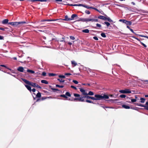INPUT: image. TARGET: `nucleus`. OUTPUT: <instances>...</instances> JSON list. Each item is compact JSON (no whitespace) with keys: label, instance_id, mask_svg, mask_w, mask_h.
<instances>
[{"label":"nucleus","instance_id":"bf43d9fd","mask_svg":"<svg viewBox=\"0 0 148 148\" xmlns=\"http://www.w3.org/2000/svg\"><path fill=\"white\" fill-rule=\"evenodd\" d=\"M38 1L41 2H46L47 0H38Z\"/></svg>","mask_w":148,"mask_h":148},{"label":"nucleus","instance_id":"f03ea898","mask_svg":"<svg viewBox=\"0 0 148 148\" xmlns=\"http://www.w3.org/2000/svg\"><path fill=\"white\" fill-rule=\"evenodd\" d=\"M95 100H101L103 99H108L109 96L106 95H104L103 96L99 94H96L95 95Z\"/></svg>","mask_w":148,"mask_h":148},{"label":"nucleus","instance_id":"a18cd8bd","mask_svg":"<svg viewBox=\"0 0 148 148\" xmlns=\"http://www.w3.org/2000/svg\"><path fill=\"white\" fill-rule=\"evenodd\" d=\"M68 5H69L70 6H78V4H68Z\"/></svg>","mask_w":148,"mask_h":148},{"label":"nucleus","instance_id":"58836bf2","mask_svg":"<svg viewBox=\"0 0 148 148\" xmlns=\"http://www.w3.org/2000/svg\"><path fill=\"white\" fill-rule=\"evenodd\" d=\"M126 20H125V19H120L119 20V21L120 22H122L123 23H125V22L126 21Z\"/></svg>","mask_w":148,"mask_h":148},{"label":"nucleus","instance_id":"aec40b11","mask_svg":"<svg viewBox=\"0 0 148 148\" xmlns=\"http://www.w3.org/2000/svg\"><path fill=\"white\" fill-rule=\"evenodd\" d=\"M25 86L27 89L30 92L32 91L31 87L30 86L27 85H25Z\"/></svg>","mask_w":148,"mask_h":148},{"label":"nucleus","instance_id":"7c9ffc66","mask_svg":"<svg viewBox=\"0 0 148 148\" xmlns=\"http://www.w3.org/2000/svg\"><path fill=\"white\" fill-rule=\"evenodd\" d=\"M65 95L66 96H68L69 97H71V94L70 93L68 92H67L65 93Z\"/></svg>","mask_w":148,"mask_h":148},{"label":"nucleus","instance_id":"2eb2a0df","mask_svg":"<svg viewBox=\"0 0 148 148\" xmlns=\"http://www.w3.org/2000/svg\"><path fill=\"white\" fill-rule=\"evenodd\" d=\"M64 21H71V18H69L68 16L66 15L65 16V18L63 19Z\"/></svg>","mask_w":148,"mask_h":148},{"label":"nucleus","instance_id":"3c124183","mask_svg":"<svg viewBox=\"0 0 148 148\" xmlns=\"http://www.w3.org/2000/svg\"><path fill=\"white\" fill-rule=\"evenodd\" d=\"M42 75H43V76H46V73L45 72V71L43 72L42 73Z\"/></svg>","mask_w":148,"mask_h":148},{"label":"nucleus","instance_id":"13d9d810","mask_svg":"<svg viewBox=\"0 0 148 148\" xmlns=\"http://www.w3.org/2000/svg\"><path fill=\"white\" fill-rule=\"evenodd\" d=\"M93 38L94 39L96 40H98V38H97V37L96 36H94L93 37Z\"/></svg>","mask_w":148,"mask_h":148},{"label":"nucleus","instance_id":"49530a36","mask_svg":"<svg viewBox=\"0 0 148 148\" xmlns=\"http://www.w3.org/2000/svg\"><path fill=\"white\" fill-rule=\"evenodd\" d=\"M138 35L140 36L146 38H147V39H148V36L143 35Z\"/></svg>","mask_w":148,"mask_h":148},{"label":"nucleus","instance_id":"393cba45","mask_svg":"<svg viewBox=\"0 0 148 148\" xmlns=\"http://www.w3.org/2000/svg\"><path fill=\"white\" fill-rule=\"evenodd\" d=\"M82 32L85 33H89V30L88 29H86L82 30Z\"/></svg>","mask_w":148,"mask_h":148},{"label":"nucleus","instance_id":"f704fd0d","mask_svg":"<svg viewBox=\"0 0 148 148\" xmlns=\"http://www.w3.org/2000/svg\"><path fill=\"white\" fill-rule=\"evenodd\" d=\"M51 89L53 90V91L54 92H55V91H60V90H59L58 89H56L54 88H51Z\"/></svg>","mask_w":148,"mask_h":148},{"label":"nucleus","instance_id":"de8ad7c7","mask_svg":"<svg viewBox=\"0 0 148 148\" xmlns=\"http://www.w3.org/2000/svg\"><path fill=\"white\" fill-rule=\"evenodd\" d=\"M59 77H60V78H64L65 77V76L64 75H59Z\"/></svg>","mask_w":148,"mask_h":148},{"label":"nucleus","instance_id":"c85d7f7f","mask_svg":"<svg viewBox=\"0 0 148 148\" xmlns=\"http://www.w3.org/2000/svg\"><path fill=\"white\" fill-rule=\"evenodd\" d=\"M94 94V93L92 92V91H90L88 93H87V95H93Z\"/></svg>","mask_w":148,"mask_h":148},{"label":"nucleus","instance_id":"052dcab7","mask_svg":"<svg viewBox=\"0 0 148 148\" xmlns=\"http://www.w3.org/2000/svg\"><path fill=\"white\" fill-rule=\"evenodd\" d=\"M130 31L132 33H134V34H135V33L134 32V31L133 30V29H132L131 28H130Z\"/></svg>","mask_w":148,"mask_h":148},{"label":"nucleus","instance_id":"7ed1b4c3","mask_svg":"<svg viewBox=\"0 0 148 148\" xmlns=\"http://www.w3.org/2000/svg\"><path fill=\"white\" fill-rule=\"evenodd\" d=\"M105 16L100 15L98 16V18L101 19L104 21H107L110 22H113V21L109 17H108L105 14H103Z\"/></svg>","mask_w":148,"mask_h":148},{"label":"nucleus","instance_id":"72a5a7b5","mask_svg":"<svg viewBox=\"0 0 148 148\" xmlns=\"http://www.w3.org/2000/svg\"><path fill=\"white\" fill-rule=\"evenodd\" d=\"M101 35L102 37L103 38H105L106 37V35L104 33H102L101 34Z\"/></svg>","mask_w":148,"mask_h":148},{"label":"nucleus","instance_id":"a19ab883","mask_svg":"<svg viewBox=\"0 0 148 148\" xmlns=\"http://www.w3.org/2000/svg\"><path fill=\"white\" fill-rule=\"evenodd\" d=\"M65 39V37L64 36H63V37H62V38L61 39H60V41H61V42H65V41L64 40Z\"/></svg>","mask_w":148,"mask_h":148},{"label":"nucleus","instance_id":"f8f14e48","mask_svg":"<svg viewBox=\"0 0 148 148\" xmlns=\"http://www.w3.org/2000/svg\"><path fill=\"white\" fill-rule=\"evenodd\" d=\"M89 18H80L79 21H82V22H88L89 21Z\"/></svg>","mask_w":148,"mask_h":148},{"label":"nucleus","instance_id":"412c9836","mask_svg":"<svg viewBox=\"0 0 148 148\" xmlns=\"http://www.w3.org/2000/svg\"><path fill=\"white\" fill-rule=\"evenodd\" d=\"M57 19H54V20H50V19H48V20H41V22H44V21H55L57 20Z\"/></svg>","mask_w":148,"mask_h":148},{"label":"nucleus","instance_id":"37998d69","mask_svg":"<svg viewBox=\"0 0 148 148\" xmlns=\"http://www.w3.org/2000/svg\"><path fill=\"white\" fill-rule=\"evenodd\" d=\"M56 75V74L54 73H49V76H55Z\"/></svg>","mask_w":148,"mask_h":148},{"label":"nucleus","instance_id":"774afa93","mask_svg":"<svg viewBox=\"0 0 148 148\" xmlns=\"http://www.w3.org/2000/svg\"><path fill=\"white\" fill-rule=\"evenodd\" d=\"M56 1H57V2L59 1V2H61L62 1V0H56Z\"/></svg>","mask_w":148,"mask_h":148},{"label":"nucleus","instance_id":"5fc2aeb1","mask_svg":"<svg viewBox=\"0 0 148 148\" xmlns=\"http://www.w3.org/2000/svg\"><path fill=\"white\" fill-rule=\"evenodd\" d=\"M70 39L72 40H74L75 39V38L74 36H70Z\"/></svg>","mask_w":148,"mask_h":148},{"label":"nucleus","instance_id":"20e7f679","mask_svg":"<svg viewBox=\"0 0 148 148\" xmlns=\"http://www.w3.org/2000/svg\"><path fill=\"white\" fill-rule=\"evenodd\" d=\"M136 105L139 106L143 107L145 109L148 110V101L146 102L145 105H143L141 104H138V103H136Z\"/></svg>","mask_w":148,"mask_h":148},{"label":"nucleus","instance_id":"603ef678","mask_svg":"<svg viewBox=\"0 0 148 148\" xmlns=\"http://www.w3.org/2000/svg\"><path fill=\"white\" fill-rule=\"evenodd\" d=\"M85 13H86V14H90V12L88 11V10H86L85 11Z\"/></svg>","mask_w":148,"mask_h":148},{"label":"nucleus","instance_id":"bb28decb","mask_svg":"<svg viewBox=\"0 0 148 148\" xmlns=\"http://www.w3.org/2000/svg\"><path fill=\"white\" fill-rule=\"evenodd\" d=\"M140 102L141 103H144L145 101V99L143 98H140Z\"/></svg>","mask_w":148,"mask_h":148},{"label":"nucleus","instance_id":"423d86ee","mask_svg":"<svg viewBox=\"0 0 148 148\" xmlns=\"http://www.w3.org/2000/svg\"><path fill=\"white\" fill-rule=\"evenodd\" d=\"M26 23L25 21H23L19 22H14V25H22L23 24H25Z\"/></svg>","mask_w":148,"mask_h":148},{"label":"nucleus","instance_id":"4c0bfd02","mask_svg":"<svg viewBox=\"0 0 148 148\" xmlns=\"http://www.w3.org/2000/svg\"><path fill=\"white\" fill-rule=\"evenodd\" d=\"M56 86L57 87L61 88H63L64 87V86L63 85H60L58 84H56Z\"/></svg>","mask_w":148,"mask_h":148},{"label":"nucleus","instance_id":"0e129e2a","mask_svg":"<svg viewBox=\"0 0 148 148\" xmlns=\"http://www.w3.org/2000/svg\"><path fill=\"white\" fill-rule=\"evenodd\" d=\"M3 39V37L0 36V40H2Z\"/></svg>","mask_w":148,"mask_h":148},{"label":"nucleus","instance_id":"c756f323","mask_svg":"<svg viewBox=\"0 0 148 148\" xmlns=\"http://www.w3.org/2000/svg\"><path fill=\"white\" fill-rule=\"evenodd\" d=\"M27 71L28 72L30 73H35V72L34 71L32 70H29V69H28Z\"/></svg>","mask_w":148,"mask_h":148},{"label":"nucleus","instance_id":"b1692460","mask_svg":"<svg viewBox=\"0 0 148 148\" xmlns=\"http://www.w3.org/2000/svg\"><path fill=\"white\" fill-rule=\"evenodd\" d=\"M120 97L122 98H125L126 97V98H125V99H127L128 98H129L128 97H126V96L125 95L122 94L120 95Z\"/></svg>","mask_w":148,"mask_h":148},{"label":"nucleus","instance_id":"e2e57ef3","mask_svg":"<svg viewBox=\"0 0 148 148\" xmlns=\"http://www.w3.org/2000/svg\"><path fill=\"white\" fill-rule=\"evenodd\" d=\"M83 6H84V5L82 4H78V6H82L83 7Z\"/></svg>","mask_w":148,"mask_h":148},{"label":"nucleus","instance_id":"680f3d73","mask_svg":"<svg viewBox=\"0 0 148 148\" xmlns=\"http://www.w3.org/2000/svg\"><path fill=\"white\" fill-rule=\"evenodd\" d=\"M37 1H38V0H32L31 1L33 2H35Z\"/></svg>","mask_w":148,"mask_h":148},{"label":"nucleus","instance_id":"6e6d98bb","mask_svg":"<svg viewBox=\"0 0 148 148\" xmlns=\"http://www.w3.org/2000/svg\"><path fill=\"white\" fill-rule=\"evenodd\" d=\"M64 75H72V74L69 73H65Z\"/></svg>","mask_w":148,"mask_h":148},{"label":"nucleus","instance_id":"69168bd1","mask_svg":"<svg viewBox=\"0 0 148 148\" xmlns=\"http://www.w3.org/2000/svg\"><path fill=\"white\" fill-rule=\"evenodd\" d=\"M73 75H79L80 74H79V73H73Z\"/></svg>","mask_w":148,"mask_h":148},{"label":"nucleus","instance_id":"f3484780","mask_svg":"<svg viewBox=\"0 0 148 148\" xmlns=\"http://www.w3.org/2000/svg\"><path fill=\"white\" fill-rule=\"evenodd\" d=\"M77 17V14H72L71 16V20H73L74 18Z\"/></svg>","mask_w":148,"mask_h":148},{"label":"nucleus","instance_id":"4be33fe9","mask_svg":"<svg viewBox=\"0 0 148 148\" xmlns=\"http://www.w3.org/2000/svg\"><path fill=\"white\" fill-rule=\"evenodd\" d=\"M125 23L127 25H132V22L131 21H128L126 20Z\"/></svg>","mask_w":148,"mask_h":148},{"label":"nucleus","instance_id":"2f4dec72","mask_svg":"<svg viewBox=\"0 0 148 148\" xmlns=\"http://www.w3.org/2000/svg\"><path fill=\"white\" fill-rule=\"evenodd\" d=\"M58 80L59 81L60 83H63L65 81L64 80L62 79H58Z\"/></svg>","mask_w":148,"mask_h":148},{"label":"nucleus","instance_id":"4d7b16f0","mask_svg":"<svg viewBox=\"0 0 148 148\" xmlns=\"http://www.w3.org/2000/svg\"><path fill=\"white\" fill-rule=\"evenodd\" d=\"M8 24H10L14 26V22L9 23H8Z\"/></svg>","mask_w":148,"mask_h":148},{"label":"nucleus","instance_id":"6e6552de","mask_svg":"<svg viewBox=\"0 0 148 148\" xmlns=\"http://www.w3.org/2000/svg\"><path fill=\"white\" fill-rule=\"evenodd\" d=\"M83 98L84 97V96L83 97H81L78 98H75L74 99V100H78L79 101H82V102H84V99H83Z\"/></svg>","mask_w":148,"mask_h":148},{"label":"nucleus","instance_id":"a211bd4d","mask_svg":"<svg viewBox=\"0 0 148 148\" xmlns=\"http://www.w3.org/2000/svg\"><path fill=\"white\" fill-rule=\"evenodd\" d=\"M122 107L125 109H129L130 108V107L129 106H127L126 105L123 104L122 105Z\"/></svg>","mask_w":148,"mask_h":148},{"label":"nucleus","instance_id":"8fccbe9b","mask_svg":"<svg viewBox=\"0 0 148 148\" xmlns=\"http://www.w3.org/2000/svg\"><path fill=\"white\" fill-rule=\"evenodd\" d=\"M136 99H131V101L132 102L134 103L136 102Z\"/></svg>","mask_w":148,"mask_h":148},{"label":"nucleus","instance_id":"6ab92c4d","mask_svg":"<svg viewBox=\"0 0 148 148\" xmlns=\"http://www.w3.org/2000/svg\"><path fill=\"white\" fill-rule=\"evenodd\" d=\"M71 62L73 66H75L77 65V63L74 61H72Z\"/></svg>","mask_w":148,"mask_h":148},{"label":"nucleus","instance_id":"ea45409f","mask_svg":"<svg viewBox=\"0 0 148 148\" xmlns=\"http://www.w3.org/2000/svg\"><path fill=\"white\" fill-rule=\"evenodd\" d=\"M60 96L61 97H63L67 99L68 97L66 96L65 95H60Z\"/></svg>","mask_w":148,"mask_h":148},{"label":"nucleus","instance_id":"c9c22d12","mask_svg":"<svg viewBox=\"0 0 148 148\" xmlns=\"http://www.w3.org/2000/svg\"><path fill=\"white\" fill-rule=\"evenodd\" d=\"M1 66H2V67H5V68H6L10 70L11 71L12 70L11 69H9V68H8L5 65H0V70H1Z\"/></svg>","mask_w":148,"mask_h":148},{"label":"nucleus","instance_id":"0eeeda50","mask_svg":"<svg viewBox=\"0 0 148 148\" xmlns=\"http://www.w3.org/2000/svg\"><path fill=\"white\" fill-rule=\"evenodd\" d=\"M132 37L133 38H134L135 39H136V40L139 41L140 42V43L141 44V45H143V46H144L145 47H147V45H146L144 43H143V42L141 41V40L139 39L138 38H136L134 36H132Z\"/></svg>","mask_w":148,"mask_h":148},{"label":"nucleus","instance_id":"cd10ccee","mask_svg":"<svg viewBox=\"0 0 148 148\" xmlns=\"http://www.w3.org/2000/svg\"><path fill=\"white\" fill-rule=\"evenodd\" d=\"M41 97V94L40 92H38L36 95V97L37 98H40Z\"/></svg>","mask_w":148,"mask_h":148},{"label":"nucleus","instance_id":"c03bdc74","mask_svg":"<svg viewBox=\"0 0 148 148\" xmlns=\"http://www.w3.org/2000/svg\"><path fill=\"white\" fill-rule=\"evenodd\" d=\"M74 95L75 97H79L80 96V95L76 93H74Z\"/></svg>","mask_w":148,"mask_h":148},{"label":"nucleus","instance_id":"4468645a","mask_svg":"<svg viewBox=\"0 0 148 148\" xmlns=\"http://www.w3.org/2000/svg\"><path fill=\"white\" fill-rule=\"evenodd\" d=\"M9 20L8 19H5L3 20L2 22V23L3 24H8Z\"/></svg>","mask_w":148,"mask_h":148},{"label":"nucleus","instance_id":"79ce46f5","mask_svg":"<svg viewBox=\"0 0 148 148\" xmlns=\"http://www.w3.org/2000/svg\"><path fill=\"white\" fill-rule=\"evenodd\" d=\"M86 101L87 103H94L91 101H90L88 100H86Z\"/></svg>","mask_w":148,"mask_h":148},{"label":"nucleus","instance_id":"f257e3e1","mask_svg":"<svg viewBox=\"0 0 148 148\" xmlns=\"http://www.w3.org/2000/svg\"><path fill=\"white\" fill-rule=\"evenodd\" d=\"M21 79L22 80L23 82H24L26 84L29 85H30L32 87H37L40 89H41L42 88L41 86H39L37 84H36L35 83L30 82L25 79L21 78Z\"/></svg>","mask_w":148,"mask_h":148},{"label":"nucleus","instance_id":"39448f33","mask_svg":"<svg viewBox=\"0 0 148 148\" xmlns=\"http://www.w3.org/2000/svg\"><path fill=\"white\" fill-rule=\"evenodd\" d=\"M119 92L122 93H130L131 91L129 89H126L124 90H119Z\"/></svg>","mask_w":148,"mask_h":148},{"label":"nucleus","instance_id":"a878e982","mask_svg":"<svg viewBox=\"0 0 148 148\" xmlns=\"http://www.w3.org/2000/svg\"><path fill=\"white\" fill-rule=\"evenodd\" d=\"M96 26H97L94 27H94L95 29H97V27H99L100 28L101 27V25L98 23H97L96 24Z\"/></svg>","mask_w":148,"mask_h":148},{"label":"nucleus","instance_id":"9b49d317","mask_svg":"<svg viewBox=\"0 0 148 148\" xmlns=\"http://www.w3.org/2000/svg\"><path fill=\"white\" fill-rule=\"evenodd\" d=\"M83 7H85V8H86L87 9H94L97 10V11H99V10L97 9L96 8H93L92 7H90L88 6V5H84V6H83Z\"/></svg>","mask_w":148,"mask_h":148},{"label":"nucleus","instance_id":"ddd939ff","mask_svg":"<svg viewBox=\"0 0 148 148\" xmlns=\"http://www.w3.org/2000/svg\"><path fill=\"white\" fill-rule=\"evenodd\" d=\"M17 70L20 72H23L24 70L23 67L22 66L19 67L18 69Z\"/></svg>","mask_w":148,"mask_h":148},{"label":"nucleus","instance_id":"1a4fd4ad","mask_svg":"<svg viewBox=\"0 0 148 148\" xmlns=\"http://www.w3.org/2000/svg\"><path fill=\"white\" fill-rule=\"evenodd\" d=\"M80 91L82 93L83 95H87V93L86 92L85 90L82 88H79Z\"/></svg>","mask_w":148,"mask_h":148},{"label":"nucleus","instance_id":"dca6fc26","mask_svg":"<svg viewBox=\"0 0 148 148\" xmlns=\"http://www.w3.org/2000/svg\"><path fill=\"white\" fill-rule=\"evenodd\" d=\"M89 21H92V22H98V20L97 19H95L94 18H89Z\"/></svg>","mask_w":148,"mask_h":148},{"label":"nucleus","instance_id":"09e8293b","mask_svg":"<svg viewBox=\"0 0 148 148\" xmlns=\"http://www.w3.org/2000/svg\"><path fill=\"white\" fill-rule=\"evenodd\" d=\"M73 82L75 84H77L78 83V81L75 80H73Z\"/></svg>","mask_w":148,"mask_h":148},{"label":"nucleus","instance_id":"e433bc0d","mask_svg":"<svg viewBox=\"0 0 148 148\" xmlns=\"http://www.w3.org/2000/svg\"><path fill=\"white\" fill-rule=\"evenodd\" d=\"M104 23L106 24L108 27H109L110 25V24L109 23L106 21Z\"/></svg>","mask_w":148,"mask_h":148},{"label":"nucleus","instance_id":"864d4df0","mask_svg":"<svg viewBox=\"0 0 148 148\" xmlns=\"http://www.w3.org/2000/svg\"><path fill=\"white\" fill-rule=\"evenodd\" d=\"M71 88H73L74 89H75V90H76L77 89V88L75 87L74 86H72V85L71 86Z\"/></svg>","mask_w":148,"mask_h":148},{"label":"nucleus","instance_id":"5701e85b","mask_svg":"<svg viewBox=\"0 0 148 148\" xmlns=\"http://www.w3.org/2000/svg\"><path fill=\"white\" fill-rule=\"evenodd\" d=\"M41 82L45 84H48V82L45 80H41Z\"/></svg>","mask_w":148,"mask_h":148},{"label":"nucleus","instance_id":"338daca9","mask_svg":"<svg viewBox=\"0 0 148 148\" xmlns=\"http://www.w3.org/2000/svg\"><path fill=\"white\" fill-rule=\"evenodd\" d=\"M32 90L33 92H35L36 91V89L35 88H33Z\"/></svg>","mask_w":148,"mask_h":148},{"label":"nucleus","instance_id":"473e14b6","mask_svg":"<svg viewBox=\"0 0 148 148\" xmlns=\"http://www.w3.org/2000/svg\"><path fill=\"white\" fill-rule=\"evenodd\" d=\"M8 29V28L7 27H4V28L2 27H0V30H2L3 31H5V29Z\"/></svg>","mask_w":148,"mask_h":148},{"label":"nucleus","instance_id":"9d476101","mask_svg":"<svg viewBox=\"0 0 148 148\" xmlns=\"http://www.w3.org/2000/svg\"><path fill=\"white\" fill-rule=\"evenodd\" d=\"M84 97L86 98L87 99H91L93 100H94L95 97H91L86 95L84 96Z\"/></svg>","mask_w":148,"mask_h":148}]
</instances>
